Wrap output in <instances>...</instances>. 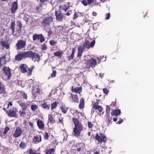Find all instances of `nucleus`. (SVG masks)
<instances>
[{"label":"nucleus","instance_id":"f704fd0d","mask_svg":"<svg viewBox=\"0 0 154 154\" xmlns=\"http://www.w3.org/2000/svg\"><path fill=\"white\" fill-rule=\"evenodd\" d=\"M55 151V149L51 148L47 149L45 150L46 154H51L52 153H54Z\"/></svg>","mask_w":154,"mask_h":154},{"label":"nucleus","instance_id":"4be33fe9","mask_svg":"<svg viewBox=\"0 0 154 154\" xmlns=\"http://www.w3.org/2000/svg\"><path fill=\"white\" fill-rule=\"evenodd\" d=\"M37 123L38 128L41 130L44 129L45 125L42 121L40 119H38L37 121Z\"/></svg>","mask_w":154,"mask_h":154},{"label":"nucleus","instance_id":"aec40b11","mask_svg":"<svg viewBox=\"0 0 154 154\" xmlns=\"http://www.w3.org/2000/svg\"><path fill=\"white\" fill-rule=\"evenodd\" d=\"M71 90L73 92L80 94L82 92V87H80L74 88L73 86H72Z\"/></svg>","mask_w":154,"mask_h":154},{"label":"nucleus","instance_id":"a19ab883","mask_svg":"<svg viewBox=\"0 0 154 154\" xmlns=\"http://www.w3.org/2000/svg\"><path fill=\"white\" fill-rule=\"evenodd\" d=\"M26 146V143L22 141H21L20 144L19 145V147L22 149H24Z\"/></svg>","mask_w":154,"mask_h":154},{"label":"nucleus","instance_id":"7c9ffc66","mask_svg":"<svg viewBox=\"0 0 154 154\" xmlns=\"http://www.w3.org/2000/svg\"><path fill=\"white\" fill-rule=\"evenodd\" d=\"M18 103L20 105V106L23 107L22 108H26V109L27 107V106L26 104H25L23 102V101L21 100H19L18 101Z\"/></svg>","mask_w":154,"mask_h":154},{"label":"nucleus","instance_id":"c85d7f7f","mask_svg":"<svg viewBox=\"0 0 154 154\" xmlns=\"http://www.w3.org/2000/svg\"><path fill=\"white\" fill-rule=\"evenodd\" d=\"M121 113V110L118 109L116 110H114L111 113L112 116H118Z\"/></svg>","mask_w":154,"mask_h":154},{"label":"nucleus","instance_id":"a211bd4d","mask_svg":"<svg viewBox=\"0 0 154 154\" xmlns=\"http://www.w3.org/2000/svg\"><path fill=\"white\" fill-rule=\"evenodd\" d=\"M103 109V108L101 106L97 105V104L96 103H94L93 104L92 108V111L93 110V112H94L95 110L97 109L99 112L100 113V114L98 113V114L99 115H100V113L102 112Z\"/></svg>","mask_w":154,"mask_h":154},{"label":"nucleus","instance_id":"bb28decb","mask_svg":"<svg viewBox=\"0 0 154 154\" xmlns=\"http://www.w3.org/2000/svg\"><path fill=\"white\" fill-rule=\"evenodd\" d=\"M5 57V56L0 57V68L6 62Z\"/></svg>","mask_w":154,"mask_h":154},{"label":"nucleus","instance_id":"4d7b16f0","mask_svg":"<svg viewBox=\"0 0 154 154\" xmlns=\"http://www.w3.org/2000/svg\"><path fill=\"white\" fill-rule=\"evenodd\" d=\"M116 106V101L115 102H112L111 104L110 105V106H112L113 107H115Z\"/></svg>","mask_w":154,"mask_h":154},{"label":"nucleus","instance_id":"bf43d9fd","mask_svg":"<svg viewBox=\"0 0 154 154\" xmlns=\"http://www.w3.org/2000/svg\"><path fill=\"white\" fill-rule=\"evenodd\" d=\"M56 72L55 70H53V72L52 74H51V75L52 77H54L56 75Z\"/></svg>","mask_w":154,"mask_h":154},{"label":"nucleus","instance_id":"a878e982","mask_svg":"<svg viewBox=\"0 0 154 154\" xmlns=\"http://www.w3.org/2000/svg\"><path fill=\"white\" fill-rule=\"evenodd\" d=\"M26 108H22L19 112V114L20 116L21 117H25L26 116Z\"/></svg>","mask_w":154,"mask_h":154},{"label":"nucleus","instance_id":"5fc2aeb1","mask_svg":"<svg viewBox=\"0 0 154 154\" xmlns=\"http://www.w3.org/2000/svg\"><path fill=\"white\" fill-rule=\"evenodd\" d=\"M88 127L89 128H92L94 126V125L91 122H88Z\"/></svg>","mask_w":154,"mask_h":154},{"label":"nucleus","instance_id":"c03bdc74","mask_svg":"<svg viewBox=\"0 0 154 154\" xmlns=\"http://www.w3.org/2000/svg\"><path fill=\"white\" fill-rule=\"evenodd\" d=\"M110 111V107L108 105L106 106V114L109 115Z\"/></svg>","mask_w":154,"mask_h":154},{"label":"nucleus","instance_id":"ea45409f","mask_svg":"<svg viewBox=\"0 0 154 154\" xmlns=\"http://www.w3.org/2000/svg\"><path fill=\"white\" fill-rule=\"evenodd\" d=\"M56 101L52 103L51 104V109L53 110L57 106V103Z\"/></svg>","mask_w":154,"mask_h":154},{"label":"nucleus","instance_id":"f257e3e1","mask_svg":"<svg viewBox=\"0 0 154 154\" xmlns=\"http://www.w3.org/2000/svg\"><path fill=\"white\" fill-rule=\"evenodd\" d=\"M15 58V60L18 61L30 58L34 62L36 61L38 62L40 59V56L39 54L38 53L33 52L31 51L21 52L16 55Z\"/></svg>","mask_w":154,"mask_h":154},{"label":"nucleus","instance_id":"e433bc0d","mask_svg":"<svg viewBox=\"0 0 154 154\" xmlns=\"http://www.w3.org/2000/svg\"><path fill=\"white\" fill-rule=\"evenodd\" d=\"M106 122L107 125H109L112 119V118L110 117L109 115H106Z\"/></svg>","mask_w":154,"mask_h":154},{"label":"nucleus","instance_id":"6e6d98bb","mask_svg":"<svg viewBox=\"0 0 154 154\" xmlns=\"http://www.w3.org/2000/svg\"><path fill=\"white\" fill-rule=\"evenodd\" d=\"M9 130V128L8 127H6L5 129H4V131H3V134H5L7 131H8Z\"/></svg>","mask_w":154,"mask_h":154},{"label":"nucleus","instance_id":"f8f14e48","mask_svg":"<svg viewBox=\"0 0 154 154\" xmlns=\"http://www.w3.org/2000/svg\"><path fill=\"white\" fill-rule=\"evenodd\" d=\"M23 131L22 128L20 127H17L13 134V136L15 137H19L21 136Z\"/></svg>","mask_w":154,"mask_h":154},{"label":"nucleus","instance_id":"09e8293b","mask_svg":"<svg viewBox=\"0 0 154 154\" xmlns=\"http://www.w3.org/2000/svg\"><path fill=\"white\" fill-rule=\"evenodd\" d=\"M49 137V135L48 133L46 132L45 135L44 136V139L45 140H48Z\"/></svg>","mask_w":154,"mask_h":154},{"label":"nucleus","instance_id":"49530a36","mask_svg":"<svg viewBox=\"0 0 154 154\" xmlns=\"http://www.w3.org/2000/svg\"><path fill=\"white\" fill-rule=\"evenodd\" d=\"M69 8V6L66 5H64L62 7L63 9L65 11V12H66L68 10Z\"/></svg>","mask_w":154,"mask_h":154},{"label":"nucleus","instance_id":"de8ad7c7","mask_svg":"<svg viewBox=\"0 0 154 154\" xmlns=\"http://www.w3.org/2000/svg\"><path fill=\"white\" fill-rule=\"evenodd\" d=\"M87 1L88 5L96 2V0H87Z\"/></svg>","mask_w":154,"mask_h":154},{"label":"nucleus","instance_id":"e2e57ef3","mask_svg":"<svg viewBox=\"0 0 154 154\" xmlns=\"http://www.w3.org/2000/svg\"><path fill=\"white\" fill-rule=\"evenodd\" d=\"M40 2L42 4H44L45 2H48L49 0H39Z\"/></svg>","mask_w":154,"mask_h":154},{"label":"nucleus","instance_id":"39448f33","mask_svg":"<svg viewBox=\"0 0 154 154\" xmlns=\"http://www.w3.org/2000/svg\"><path fill=\"white\" fill-rule=\"evenodd\" d=\"M53 18L51 16L46 17L42 22V26L46 29V27H49L53 22Z\"/></svg>","mask_w":154,"mask_h":154},{"label":"nucleus","instance_id":"dca6fc26","mask_svg":"<svg viewBox=\"0 0 154 154\" xmlns=\"http://www.w3.org/2000/svg\"><path fill=\"white\" fill-rule=\"evenodd\" d=\"M42 141V137L41 135L36 134L34 136L33 139V142L35 144H37L40 143Z\"/></svg>","mask_w":154,"mask_h":154},{"label":"nucleus","instance_id":"2f4dec72","mask_svg":"<svg viewBox=\"0 0 154 154\" xmlns=\"http://www.w3.org/2000/svg\"><path fill=\"white\" fill-rule=\"evenodd\" d=\"M63 54V52L62 51H58L57 52H55L54 53V55L56 56L59 57L61 58L62 57V55Z\"/></svg>","mask_w":154,"mask_h":154},{"label":"nucleus","instance_id":"412c9836","mask_svg":"<svg viewBox=\"0 0 154 154\" xmlns=\"http://www.w3.org/2000/svg\"><path fill=\"white\" fill-rule=\"evenodd\" d=\"M41 106L43 109L48 110L50 107V105L49 102H44L41 104Z\"/></svg>","mask_w":154,"mask_h":154},{"label":"nucleus","instance_id":"72a5a7b5","mask_svg":"<svg viewBox=\"0 0 154 154\" xmlns=\"http://www.w3.org/2000/svg\"><path fill=\"white\" fill-rule=\"evenodd\" d=\"M15 26V22L14 21H13L11 22L10 27V29L12 31V33H13L14 32Z\"/></svg>","mask_w":154,"mask_h":154},{"label":"nucleus","instance_id":"338daca9","mask_svg":"<svg viewBox=\"0 0 154 154\" xmlns=\"http://www.w3.org/2000/svg\"><path fill=\"white\" fill-rule=\"evenodd\" d=\"M78 17V15L75 12L74 15L73 17V19H75L77 18Z\"/></svg>","mask_w":154,"mask_h":154},{"label":"nucleus","instance_id":"680f3d73","mask_svg":"<svg viewBox=\"0 0 154 154\" xmlns=\"http://www.w3.org/2000/svg\"><path fill=\"white\" fill-rule=\"evenodd\" d=\"M20 28V27H19L17 28L16 29L17 31L18 32V33L20 34L22 31L21 28Z\"/></svg>","mask_w":154,"mask_h":154},{"label":"nucleus","instance_id":"f3484780","mask_svg":"<svg viewBox=\"0 0 154 154\" xmlns=\"http://www.w3.org/2000/svg\"><path fill=\"white\" fill-rule=\"evenodd\" d=\"M32 90L33 97L36 98L40 93V89L38 86H37L33 87Z\"/></svg>","mask_w":154,"mask_h":154},{"label":"nucleus","instance_id":"13d9d810","mask_svg":"<svg viewBox=\"0 0 154 154\" xmlns=\"http://www.w3.org/2000/svg\"><path fill=\"white\" fill-rule=\"evenodd\" d=\"M53 31L51 30V29H50L49 31L48 32V36L49 37H50Z\"/></svg>","mask_w":154,"mask_h":154},{"label":"nucleus","instance_id":"f03ea898","mask_svg":"<svg viewBox=\"0 0 154 154\" xmlns=\"http://www.w3.org/2000/svg\"><path fill=\"white\" fill-rule=\"evenodd\" d=\"M79 119L75 117L72 118V121L75 125L72 134L76 137H78L80 135L81 132L83 129V125Z\"/></svg>","mask_w":154,"mask_h":154},{"label":"nucleus","instance_id":"0eeeda50","mask_svg":"<svg viewBox=\"0 0 154 154\" xmlns=\"http://www.w3.org/2000/svg\"><path fill=\"white\" fill-rule=\"evenodd\" d=\"M0 94L2 96H6L8 94L6 86L4 83L0 80Z\"/></svg>","mask_w":154,"mask_h":154},{"label":"nucleus","instance_id":"603ef678","mask_svg":"<svg viewBox=\"0 0 154 154\" xmlns=\"http://www.w3.org/2000/svg\"><path fill=\"white\" fill-rule=\"evenodd\" d=\"M47 48V46L45 44H44L42 45L41 49L42 51L45 50H46Z\"/></svg>","mask_w":154,"mask_h":154},{"label":"nucleus","instance_id":"9b49d317","mask_svg":"<svg viewBox=\"0 0 154 154\" xmlns=\"http://www.w3.org/2000/svg\"><path fill=\"white\" fill-rule=\"evenodd\" d=\"M97 61L94 57L87 60L86 66L88 68L95 67L97 65Z\"/></svg>","mask_w":154,"mask_h":154},{"label":"nucleus","instance_id":"2eb2a0df","mask_svg":"<svg viewBox=\"0 0 154 154\" xmlns=\"http://www.w3.org/2000/svg\"><path fill=\"white\" fill-rule=\"evenodd\" d=\"M32 37L33 41H35L37 39H40L41 43H42L45 41V38L42 34L38 35L35 34L33 35Z\"/></svg>","mask_w":154,"mask_h":154},{"label":"nucleus","instance_id":"c9c22d12","mask_svg":"<svg viewBox=\"0 0 154 154\" xmlns=\"http://www.w3.org/2000/svg\"><path fill=\"white\" fill-rule=\"evenodd\" d=\"M60 108L62 112L66 114V113L69 108L64 106H61L60 107Z\"/></svg>","mask_w":154,"mask_h":154},{"label":"nucleus","instance_id":"4c0bfd02","mask_svg":"<svg viewBox=\"0 0 154 154\" xmlns=\"http://www.w3.org/2000/svg\"><path fill=\"white\" fill-rule=\"evenodd\" d=\"M29 153L30 154H40V153L37 151L31 149L29 150Z\"/></svg>","mask_w":154,"mask_h":154},{"label":"nucleus","instance_id":"6e6552de","mask_svg":"<svg viewBox=\"0 0 154 154\" xmlns=\"http://www.w3.org/2000/svg\"><path fill=\"white\" fill-rule=\"evenodd\" d=\"M55 16L56 20L57 21L62 22L63 19H65V14L64 13H61L60 11H55Z\"/></svg>","mask_w":154,"mask_h":154},{"label":"nucleus","instance_id":"8fccbe9b","mask_svg":"<svg viewBox=\"0 0 154 154\" xmlns=\"http://www.w3.org/2000/svg\"><path fill=\"white\" fill-rule=\"evenodd\" d=\"M17 25L20 27V28L22 27L23 24L20 21H18L17 22Z\"/></svg>","mask_w":154,"mask_h":154},{"label":"nucleus","instance_id":"5701e85b","mask_svg":"<svg viewBox=\"0 0 154 154\" xmlns=\"http://www.w3.org/2000/svg\"><path fill=\"white\" fill-rule=\"evenodd\" d=\"M1 44L2 45L3 47H5L6 49H8L10 48V45L8 42V41L5 40V41H0Z\"/></svg>","mask_w":154,"mask_h":154},{"label":"nucleus","instance_id":"9d476101","mask_svg":"<svg viewBox=\"0 0 154 154\" xmlns=\"http://www.w3.org/2000/svg\"><path fill=\"white\" fill-rule=\"evenodd\" d=\"M26 45V41L22 40H19L16 45V49L20 50L24 48Z\"/></svg>","mask_w":154,"mask_h":154},{"label":"nucleus","instance_id":"c756f323","mask_svg":"<svg viewBox=\"0 0 154 154\" xmlns=\"http://www.w3.org/2000/svg\"><path fill=\"white\" fill-rule=\"evenodd\" d=\"M48 122H50L51 123H55V121L52 115L50 114L48 115Z\"/></svg>","mask_w":154,"mask_h":154},{"label":"nucleus","instance_id":"a18cd8bd","mask_svg":"<svg viewBox=\"0 0 154 154\" xmlns=\"http://www.w3.org/2000/svg\"><path fill=\"white\" fill-rule=\"evenodd\" d=\"M49 42L51 46H54L55 44L57 43V42L55 41L54 40L50 41Z\"/></svg>","mask_w":154,"mask_h":154},{"label":"nucleus","instance_id":"37998d69","mask_svg":"<svg viewBox=\"0 0 154 154\" xmlns=\"http://www.w3.org/2000/svg\"><path fill=\"white\" fill-rule=\"evenodd\" d=\"M31 110L34 111L38 108V106L36 104L32 105H31Z\"/></svg>","mask_w":154,"mask_h":154},{"label":"nucleus","instance_id":"4468645a","mask_svg":"<svg viewBox=\"0 0 154 154\" xmlns=\"http://www.w3.org/2000/svg\"><path fill=\"white\" fill-rule=\"evenodd\" d=\"M95 44V40H93L91 42L88 40H86L83 44L85 48L89 49L90 48H92Z\"/></svg>","mask_w":154,"mask_h":154},{"label":"nucleus","instance_id":"1a4fd4ad","mask_svg":"<svg viewBox=\"0 0 154 154\" xmlns=\"http://www.w3.org/2000/svg\"><path fill=\"white\" fill-rule=\"evenodd\" d=\"M100 136L97 133L94 137L95 139L97 140L100 143H101L103 142H106V136L102 133H100Z\"/></svg>","mask_w":154,"mask_h":154},{"label":"nucleus","instance_id":"052dcab7","mask_svg":"<svg viewBox=\"0 0 154 154\" xmlns=\"http://www.w3.org/2000/svg\"><path fill=\"white\" fill-rule=\"evenodd\" d=\"M110 17V13H108L106 14V20H108L109 19Z\"/></svg>","mask_w":154,"mask_h":154},{"label":"nucleus","instance_id":"864d4df0","mask_svg":"<svg viewBox=\"0 0 154 154\" xmlns=\"http://www.w3.org/2000/svg\"><path fill=\"white\" fill-rule=\"evenodd\" d=\"M81 2L85 6H86L88 5L86 0H82Z\"/></svg>","mask_w":154,"mask_h":154},{"label":"nucleus","instance_id":"20e7f679","mask_svg":"<svg viewBox=\"0 0 154 154\" xmlns=\"http://www.w3.org/2000/svg\"><path fill=\"white\" fill-rule=\"evenodd\" d=\"M34 68V66H33L29 68L25 64H23L20 66L21 72L24 73H26L28 76H30L32 74V70Z\"/></svg>","mask_w":154,"mask_h":154},{"label":"nucleus","instance_id":"69168bd1","mask_svg":"<svg viewBox=\"0 0 154 154\" xmlns=\"http://www.w3.org/2000/svg\"><path fill=\"white\" fill-rule=\"evenodd\" d=\"M63 28L62 27H60V26L58 27V28L57 29H58L57 31L59 30V31H57L58 33H60V31H62L63 30Z\"/></svg>","mask_w":154,"mask_h":154},{"label":"nucleus","instance_id":"473e14b6","mask_svg":"<svg viewBox=\"0 0 154 154\" xmlns=\"http://www.w3.org/2000/svg\"><path fill=\"white\" fill-rule=\"evenodd\" d=\"M84 100L83 98H82L80 100V103L79 105V108L82 109L84 108Z\"/></svg>","mask_w":154,"mask_h":154},{"label":"nucleus","instance_id":"b1692460","mask_svg":"<svg viewBox=\"0 0 154 154\" xmlns=\"http://www.w3.org/2000/svg\"><path fill=\"white\" fill-rule=\"evenodd\" d=\"M70 98H71V100H72V102H75L76 103H78L79 102L78 96L77 94H71L69 98V99Z\"/></svg>","mask_w":154,"mask_h":154},{"label":"nucleus","instance_id":"cd10ccee","mask_svg":"<svg viewBox=\"0 0 154 154\" xmlns=\"http://www.w3.org/2000/svg\"><path fill=\"white\" fill-rule=\"evenodd\" d=\"M72 52L71 54L67 57L68 60H70L73 59L74 57V54L75 52V48H72Z\"/></svg>","mask_w":154,"mask_h":154},{"label":"nucleus","instance_id":"393cba45","mask_svg":"<svg viewBox=\"0 0 154 154\" xmlns=\"http://www.w3.org/2000/svg\"><path fill=\"white\" fill-rule=\"evenodd\" d=\"M75 146L78 147L77 149V151L79 152L81 151L82 148H84L85 147V144L83 143H76Z\"/></svg>","mask_w":154,"mask_h":154},{"label":"nucleus","instance_id":"7ed1b4c3","mask_svg":"<svg viewBox=\"0 0 154 154\" xmlns=\"http://www.w3.org/2000/svg\"><path fill=\"white\" fill-rule=\"evenodd\" d=\"M3 79L4 80H9L12 76L11 69L9 67L4 66L2 68Z\"/></svg>","mask_w":154,"mask_h":154},{"label":"nucleus","instance_id":"6ab92c4d","mask_svg":"<svg viewBox=\"0 0 154 154\" xmlns=\"http://www.w3.org/2000/svg\"><path fill=\"white\" fill-rule=\"evenodd\" d=\"M18 8L17 2H14L12 4L11 11L13 14L15 13Z\"/></svg>","mask_w":154,"mask_h":154},{"label":"nucleus","instance_id":"58836bf2","mask_svg":"<svg viewBox=\"0 0 154 154\" xmlns=\"http://www.w3.org/2000/svg\"><path fill=\"white\" fill-rule=\"evenodd\" d=\"M42 4L41 3L36 7L35 9L37 12H40L42 10Z\"/></svg>","mask_w":154,"mask_h":154},{"label":"nucleus","instance_id":"774afa93","mask_svg":"<svg viewBox=\"0 0 154 154\" xmlns=\"http://www.w3.org/2000/svg\"><path fill=\"white\" fill-rule=\"evenodd\" d=\"M63 118L61 117V118H60L59 120V122L62 124H63Z\"/></svg>","mask_w":154,"mask_h":154},{"label":"nucleus","instance_id":"3c124183","mask_svg":"<svg viewBox=\"0 0 154 154\" xmlns=\"http://www.w3.org/2000/svg\"><path fill=\"white\" fill-rule=\"evenodd\" d=\"M66 13L64 14L65 15H66L68 16H69L72 13V11L71 10H68L66 12Z\"/></svg>","mask_w":154,"mask_h":154},{"label":"nucleus","instance_id":"0e129e2a","mask_svg":"<svg viewBox=\"0 0 154 154\" xmlns=\"http://www.w3.org/2000/svg\"><path fill=\"white\" fill-rule=\"evenodd\" d=\"M103 91L105 94H107L108 93L109 91L106 88H103Z\"/></svg>","mask_w":154,"mask_h":154},{"label":"nucleus","instance_id":"ddd939ff","mask_svg":"<svg viewBox=\"0 0 154 154\" xmlns=\"http://www.w3.org/2000/svg\"><path fill=\"white\" fill-rule=\"evenodd\" d=\"M15 98L17 99H19L21 98L27 99V96L26 94L24 92L21 91H18L16 93V95L15 96Z\"/></svg>","mask_w":154,"mask_h":154},{"label":"nucleus","instance_id":"423d86ee","mask_svg":"<svg viewBox=\"0 0 154 154\" xmlns=\"http://www.w3.org/2000/svg\"><path fill=\"white\" fill-rule=\"evenodd\" d=\"M17 112L18 109L16 108H13L8 111H6V113L9 116L15 118H17L18 117Z\"/></svg>","mask_w":154,"mask_h":154},{"label":"nucleus","instance_id":"79ce46f5","mask_svg":"<svg viewBox=\"0 0 154 154\" xmlns=\"http://www.w3.org/2000/svg\"><path fill=\"white\" fill-rule=\"evenodd\" d=\"M85 47L84 45H81L79 46L78 48V50L79 51H80L82 52H83V51L85 49Z\"/></svg>","mask_w":154,"mask_h":154}]
</instances>
